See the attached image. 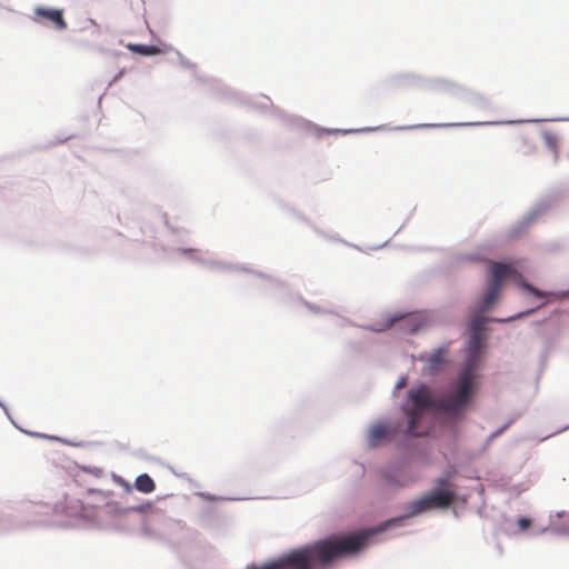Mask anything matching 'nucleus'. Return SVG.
I'll return each mask as SVG.
<instances>
[{"label": "nucleus", "instance_id": "nucleus-4", "mask_svg": "<svg viewBox=\"0 0 569 569\" xmlns=\"http://www.w3.org/2000/svg\"><path fill=\"white\" fill-rule=\"evenodd\" d=\"M455 500V493L448 490H435L433 492L412 501L408 507L407 517L417 516L432 508H447ZM405 517L393 519L392 522H400Z\"/></svg>", "mask_w": 569, "mask_h": 569}, {"label": "nucleus", "instance_id": "nucleus-14", "mask_svg": "<svg viewBox=\"0 0 569 569\" xmlns=\"http://www.w3.org/2000/svg\"><path fill=\"white\" fill-rule=\"evenodd\" d=\"M443 124H437V123H422L412 126L411 128H435V127H442Z\"/></svg>", "mask_w": 569, "mask_h": 569}, {"label": "nucleus", "instance_id": "nucleus-15", "mask_svg": "<svg viewBox=\"0 0 569 569\" xmlns=\"http://www.w3.org/2000/svg\"><path fill=\"white\" fill-rule=\"evenodd\" d=\"M403 386H405V380L400 381V382L398 383V386H397V387H398V388H401V387H403Z\"/></svg>", "mask_w": 569, "mask_h": 569}, {"label": "nucleus", "instance_id": "nucleus-9", "mask_svg": "<svg viewBox=\"0 0 569 569\" xmlns=\"http://www.w3.org/2000/svg\"><path fill=\"white\" fill-rule=\"evenodd\" d=\"M487 322V318L482 315L481 310L475 313L469 322V332L485 335V325Z\"/></svg>", "mask_w": 569, "mask_h": 569}, {"label": "nucleus", "instance_id": "nucleus-12", "mask_svg": "<svg viewBox=\"0 0 569 569\" xmlns=\"http://www.w3.org/2000/svg\"><path fill=\"white\" fill-rule=\"evenodd\" d=\"M518 526L520 530L525 531L531 526V520L529 518H519Z\"/></svg>", "mask_w": 569, "mask_h": 569}, {"label": "nucleus", "instance_id": "nucleus-1", "mask_svg": "<svg viewBox=\"0 0 569 569\" xmlns=\"http://www.w3.org/2000/svg\"><path fill=\"white\" fill-rule=\"evenodd\" d=\"M367 541L366 533L331 535L248 569H325L358 553Z\"/></svg>", "mask_w": 569, "mask_h": 569}, {"label": "nucleus", "instance_id": "nucleus-6", "mask_svg": "<svg viewBox=\"0 0 569 569\" xmlns=\"http://www.w3.org/2000/svg\"><path fill=\"white\" fill-rule=\"evenodd\" d=\"M445 353V350L439 348L430 353L422 355L420 360L426 362V370L429 373H433L446 362Z\"/></svg>", "mask_w": 569, "mask_h": 569}, {"label": "nucleus", "instance_id": "nucleus-8", "mask_svg": "<svg viewBox=\"0 0 569 569\" xmlns=\"http://www.w3.org/2000/svg\"><path fill=\"white\" fill-rule=\"evenodd\" d=\"M134 488L142 493H151L156 489V483L148 473H142L136 478Z\"/></svg>", "mask_w": 569, "mask_h": 569}, {"label": "nucleus", "instance_id": "nucleus-11", "mask_svg": "<svg viewBox=\"0 0 569 569\" xmlns=\"http://www.w3.org/2000/svg\"><path fill=\"white\" fill-rule=\"evenodd\" d=\"M129 49L142 56H153L160 52V49L156 46L129 44Z\"/></svg>", "mask_w": 569, "mask_h": 569}, {"label": "nucleus", "instance_id": "nucleus-2", "mask_svg": "<svg viewBox=\"0 0 569 569\" xmlns=\"http://www.w3.org/2000/svg\"><path fill=\"white\" fill-rule=\"evenodd\" d=\"M432 406V398L427 386L421 385L416 389L408 391V399L402 406V410L408 419L405 430L398 423H376L368 432V443L377 447L385 441H390L396 435L402 432L408 437H422L428 435L429 427L422 426L427 410Z\"/></svg>", "mask_w": 569, "mask_h": 569}, {"label": "nucleus", "instance_id": "nucleus-10", "mask_svg": "<svg viewBox=\"0 0 569 569\" xmlns=\"http://www.w3.org/2000/svg\"><path fill=\"white\" fill-rule=\"evenodd\" d=\"M499 293H500V288H498L497 286L490 284L489 289L487 290V292L485 293V296L481 300V306H480L481 312H485L493 305V302L499 297Z\"/></svg>", "mask_w": 569, "mask_h": 569}, {"label": "nucleus", "instance_id": "nucleus-7", "mask_svg": "<svg viewBox=\"0 0 569 569\" xmlns=\"http://www.w3.org/2000/svg\"><path fill=\"white\" fill-rule=\"evenodd\" d=\"M511 272V267L506 263H492L490 267V274L492 277L491 286H497L501 289L503 280L509 277Z\"/></svg>", "mask_w": 569, "mask_h": 569}, {"label": "nucleus", "instance_id": "nucleus-13", "mask_svg": "<svg viewBox=\"0 0 569 569\" xmlns=\"http://www.w3.org/2000/svg\"><path fill=\"white\" fill-rule=\"evenodd\" d=\"M522 287L528 290L529 292L533 293L535 296L537 297H543V293L541 291H539L538 289H536L535 287L528 284V283H522Z\"/></svg>", "mask_w": 569, "mask_h": 569}, {"label": "nucleus", "instance_id": "nucleus-5", "mask_svg": "<svg viewBox=\"0 0 569 569\" xmlns=\"http://www.w3.org/2000/svg\"><path fill=\"white\" fill-rule=\"evenodd\" d=\"M32 20L37 23H50L57 30L67 29V22L63 18V11L51 8H36Z\"/></svg>", "mask_w": 569, "mask_h": 569}, {"label": "nucleus", "instance_id": "nucleus-3", "mask_svg": "<svg viewBox=\"0 0 569 569\" xmlns=\"http://www.w3.org/2000/svg\"><path fill=\"white\" fill-rule=\"evenodd\" d=\"M485 348V335L470 333L468 340V358L462 372L459 376L456 389L440 398L436 407L453 417L461 416L471 402L475 390L476 371Z\"/></svg>", "mask_w": 569, "mask_h": 569}]
</instances>
